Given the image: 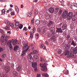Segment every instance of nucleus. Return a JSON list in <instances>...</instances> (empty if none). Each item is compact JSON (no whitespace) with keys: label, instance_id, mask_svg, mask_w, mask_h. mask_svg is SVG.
<instances>
[{"label":"nucleus","instance_id":"1","mask_svg":"<svg viewBox=\"0 0 77 77\" xmlns=\"http://www.w3.org/2000/svg\"><path fill=\"white\" fill-rule=\"evenodd\" d=\"M68 11L66 10L64 11L62 14V18H66L67 20H70L73 17V13L72 12H69L68 14Z\"/></svg>","mask_w":77,"mask_h":77},{"label":"nucleus","instance_id":"2","mask_svg":"<svg viewBox=\"0 0 77 77\" xmlns=\"http://www.w3.org/2000/svg\"><path fill=\"white\" fill-rule=\"evenodd\" d=\"M51 32L52 33L51 34V36H52L49 39V40L51 41V40H56V37H55V35H54L55 34L54 32H55V29L54 27H52L50 29Z\"/></svg>","mask_w":77,"mask_h":77},{"label":"nucleus","instance_id":"3","mask_svg":"<svg viewBox=\"0 0 77 77\" xmlns=\"http://www.w3.org/2000/svg\"><path fill=\"white\" fill-rule=\"evenodd\" d=\"M65 56H67V57L68 58H70L71 57H74V54L70 53L69 51H65Z\"/></svg>","mask_w":77,"mask_h":77},{"label":"nucleus","instance_id":"4","mask_svg":"<svg viewBox=\"0 0 77 77\" xmlns=\"http://www.w3.org/2000/svg\"><path fill=\"white\" fill-rule=\"evenodd\" d=\"M10 37L9 36L6 35L5 36V35H2V36L1 37V39L3 41H4V42L5 41V42H6L8 40Z\"/></svg>","mask_w":77,"mask_h":77},{"label":"nucleus","instance_id":"5","mask_svg":"<svg viewBox=\"0 0 77 77\" xmlns=\"http://www.w3.org/2000/svg\"><path fill=\"white\" fill-rule=\"evenodd\" d=\"M7 45H9L10 49L12 50L13 48L12 44V41L9 40L7 43Z\"/></svg>","mask_w":77,"mask_h":77},{"label":"nucleus","instance_id":"6","mask_svg":"<svg viewBox=\"0 0 77 77\" xmlns=\"http://www.w3.org/2000/svg\"><path fill=\"white\" fill-rule=\"evenodd\" d=\"M33 58L34 59V62H35V63L39 60V58L37 56H34Z\"/></svg>","mask_w":77,"mask_h":77},{"label":"nucleus","instance_id":"7","mask_svg":"<svg viewBox=\"0 0 77 77\" xmlns=\"http://www.w3.org/2000/svg\"><path fill=\"white\" fill-rule=\"evenodd\" d=\"M57 32H58V33H63V31H62L61 28L59 27V28H57Z\"/></svg>","mask_w":77,"mask_h":77},{"label":"nucleus","instance_id":"8","mask_svg":"<svg viewBox=\"0 0 77 77\" xmlns=\"http://www.w3.org/2000/svg\"><path fill=\"white\" fill-rule=\"evenodd\" d=\"M49 11L51 13H54V8L53 7H51L49 9Z\"/></svg>","mask_w":77,"mask_h":77},{"label":"nucleus","instance_id":"9","mask_svg":"<svg viewBox=\"0 0 77 77\" xmlns=\"http://www.w3.org/2000/svg\"><path fill=\"white\" fill-rule=\"evenodd\" d=\"M29 47H27L26 50H24L21 54V56H24L25 55V53H27V50H29Z\"/></svg>","mask_w":77,"mask_h":77},{"label":"nucleus","instance_id":"10","mask_svg":"<svg viewBox=\"0 0 77 77\" xmlns=\"http://www.w3.org/2000/svg\"><path fill=\"white\" fill-rule=\"evenodd\" d=\"M32 55V53H30L27 56V58H28V59L29 58L30 59H33V57Z\"/></svg>","mask_w":77,"mask_h":77},{"label":"nucleus","instance_id":"11","mask_svg":"<svg viewBox=\"0 0 77 77\" xmlns=\"http://www.w3.org/2000/svg\"><path fill=\"white\" fill-rule=\"evenodd\" d=\"M22 43L23 44V45L24 46L23 47V48H26V47H27L28 46V44L26 43V42H22Z\"/></svg>","mask_w":77,"mask_h":77},{"label":"nucleus","instance_id":"12","mask_svg":"<svg viewBox=\"0 0 77 77\" xmlns=\"http://www.w3.org/2000/svg\"><path fill=\"white\" fill-rule=\"evenodd\" d=\"M11 40L12 41H13V45H15L18 42V41L17 40H13V39H12Z\"/></svg>","mask_w":77,"mask_h":77},{"label":"nucleus","instance_id":"13","mask_svg":"<svg viewBox=\"0 0 77 77\" xmlns=\"http://www.w3.org/2000/svg\"><path fill=\"white\" fill-rule=\"evenodd\" d=\"M5 69L6 73H8L10 70V68L8 67H5Z\"/></svg>","mask_w":77,"mask_h":77},{"label":"nucleus","instance_id":"14","mask_svg":"<svg viewBox=\"0 0 77 77\" xmlns=\"http://www.w3.org/2000/svg\"><path fill=\"white\" fill-rule=\"evenodd\" d=\"M67 27V25L66 24H63L62 26V30H64L65 29H66Z\"/></svg>","mask_w":77,"mask_h":77},{"label":"nucleus","instance_id":"15","mask_svg":"<svg viewBox=\"0 0 77 77\" xmlns=\"http://www.w3.org/2000/svg\"><path fill=\"white\" fill-rule=\"evenodd\" d=\"M37 64L35 62L32 63V66L34 68H35L37 67Z\"/></svg>","mask_w":77,"mask_h":77},{"label":"nucleus","instance_id":"16","mask_svg":"<svg viewBox=\"0 0 77 77\" xmlns=\"http://www.w3.org/2000/svg\"><path fill=\"white\" fill-rule=\"evenodd\" d=\"M36 31V27L35 26H33L32 29V32L34 33H35Z\"/></svg>","mask_w":77,"mask_h":77},{"label":"nucleus","instance_id":"17","mask_svg":"<svg viewBox=\"0 0 77 77\" xmlns=\"http://www.w3.org/2000/svg\"><path fill=\"white\" fill-rule=\"evenodd\" d=\"M71 45H73L74 47H75V46H76L77 44L75 43L74 41V40H72L71 43Z\"/></svg>","mask_w":77,"mask_h":77},{"label":"nucleus","instance_id":"18","mask_svg":"<svg viewBox=\"0 0 77 77\" xmlns=\"http://www.w3.org/2000/svg\"><path fill=\"white\" fill-rule=\"evenodd\" d=\"M73 52L74 54H76L77 53V45L76 47L73 49Z\"/></svg>","mask_w":77,"mask_h":77},{"label":"nucleus","instance_id":"19","mask_svg":"<svg viewBox=\"0 0 77 77\" xmlns=\"http://www.w3.org/2000/svg\"><path fill=\"white\" fill-rule=\"evenodd\" d=\"M19 48V47L18 46H17V45H16V46H15V47H14V50L15 51H17L18 50V49Z\"/></svg>","mask_w":77,"mask_h":77},{"label":"nucleus","instance_id":"20","mask_svg":"<svg viewBox=\"0 0 77 77\" xmlns=\"http://www.w3.org/2000/svg\"><path fill=\"white\" fill-rule=\"evenodd\" d=\"M42 75H43V76H44L45 77H49V75H48L47 73H42Z\"/></svg>","mask_w":77,"mask_h":77},{"label":"nucleus","instance_id":"21","mask_svg":"<svg viewBox=\"0 0 77 77\" xmlns=\"http://www.w3.org/2000/svg\"><path fill=\"white\" fill-rule=\"evenodd\" d=\"M13 73L14 74V76H17L18 75V72L16 71H14L13 72Z\"/></svg>","mask_w":77,"mask_h":77},{"label":"nucleus","instance_id":"22","mask_svg":"<svg viewBox=\"0 0 77 77\" xmlns=\"http://www.w3.org/2000/svg\"><path fill=\"white\" fill-rule=\"evenodd\" d=\"M15 9L16 10V11L17 12V13H19V8L18 7L17 5L15 6Z\"/></svg>","mask_w":77,"mask_h":77},{"label":"nucleus","instance_id":"23","mask_svg":"<svg viewBox=\"0 0 77 77\" xmlns=\"http://www.w3.org/2000/svg\"><path fill=\"white\" fill-rule=\"evenodd\" d=\"M29 34L30 35V37L31 38H32L33 37L34 34L32 33V32H29Z\"/></svg>","mask_w":77,"mask_h":77},{"label":"nucleus","instance_id":"24","mask_svg":"<svg viewBox=\"0 0 77 77\" xmlns=\"http://www.w3.org/2000/svg\"><path fill=\"white\" fill-rule=\"evenodd\" d=\"M10 26L12 27V28H14V29H15V26L14 24L13 23H10L9 24Z\"/></svg>","mask_w":77,"mask_h":77},{"label":"nucleus","instance_id":"25","mask_svg":"<svg viewBox=\"0 0 77 77\" xmlns=\"http://www.w3.org/2000/svg\"><path fill=\"white\" fill-rule=\"evenodd\" d=\"M71 46L70 44V43H69V44H67V45H66V47L65 48L66 49H68L69 48H70Z\"/></svg>","mask_w":77,"mask_h":77},{"label":"nucleus","instance_id":"26","mask_svg":"<svg viewBox=\"0 0 77 77\" xmlns=\"http://www.w3.org/2000/svg\"><path fill=\"white\" fill-rule=\"evenodd\" d=\"M19 24L20 23H19V22H16L15 24L14 25V26H15V27H14V29H16V28H17V26H19Z\"/></svg>","mask_w":77,"mask_h":77},{"label":"nucleus","instance_id":"27","mask_svg":"<svg viewBox=\"0 0 77 77\" xmlns=\"http://www.w3.org/2000/svg\"><path fill=\"white\" fill-rule=\"evenodd\" d=\"M40 48H43L44 50H45L46 49L45 46H44L43 44H42V45H41Z\"/></svg>","mask_w":77,"mask_h":77},{"label":"nucleus","instance_id":"28","mask_svg":"<svg viewBox=\"0 0 77 77\" xmlns=\"http://www.w3.org/2000/svg\"><path fill=\"white\" fill-rule=\"evenodd\" d=\"M38 9H37V8H36L35 11V15H37V14H38Z\"/></svg>","mask_w":77,"mask_h":77},{"label":"nucleus","instance_id":"29","mask_svg":"<svg viewBox=\"0 0 77 77\" xmlns=\"http://www.w3.org/2000/svg\"><path fill=\"white\" fill-rule=\"evenodd\" d=\"M59 8H55V10H54L55 13H57L59 11Z\"/></svg>","mask_w":77,"mask_h":77},{"label":"nucleus","instance_id":"30","mask_svg":"<svg viewBox=\"0 0 77 77\" xmlns=\"http://www.w3.org/2000/svg\"><path fill=\"white\" fill-rule=\"evenodd\" d=\"M45 64H40V66L41 67H42L43 68V69L45 67Z\"/></svg>","mask_w":77,"mask_h":77},{"label":"nucleus","instance_id":"31","mask_svg":"<svg viewBox=\"0 0 77 77\" xmlns=\"http://www.w3.org/2000/svg\"><path fill=\"white\" fill-rule=\"evenodd\" d=\"M40 23V20H36L35 21V23L37 24V25H39Z\"/></svg>","mask_w":77,"mask_h":77},{"label":"nucleus","instance_id":"32","mask_svg":"<svg viewBox=\"0 0 77 77\" xmlns=\"http://www.w3.org/2000/svg\"><path fill=\"white\" fill-rule=\"evenodd\" d=\"M38 52L36 50H34V51L32 53L33 54H38Z\"/></svg>","mask_w":77,"mask_h":77},{"label":"nucleus","instance_id":"33","mask_svg":"<svg viewBox=\"0 0 77 77\" xmlns=\"http://www.w3.org/2000/svg\"><path fill=\"white\" fill-rule=\"evenodd\" d=\"M77 18V17H75V15H74V17H73V18H72V21H75V20H76Z\"/></svg>","mask_w":77,"mask_h":77},{"label":"nucleus","instance_id":"34","mask_svg":"<svg viewBox=\"0 0 77 77\" xmlns=\"http://www.w3.org/2000/svg\"><path fill=\"white\" fill-rule=\"evenodd\" d=\"M63 72H64V74H65L66 75H67L68 74V72H69V71L67 70H63Z\"/></svg>","mask_w":77,"mask_h":77},{"label":"nucleus","instance_id":"35","mask_svg":"<svg viewBox=\"0 0 77 77\" xmlns=\"http://www.w3.org/2000/svg\"><path fill=\"white\" fill-rule=\"evenodd\" d=\"M52 21H50L49 22V23L47 25L48 26H51V24H52Z\"/></svg>","mask_w":77,"mask_h":77},{"label":"nucleus","instance_id":"36","mask_svg":"<svg viewBox=\"0 0 77 77\" xmlns=\"http://www.w3.org/2000/svg\"><path fill=\"white\" fill-rule=\"evenodd\" d=\"M2 14H3V15H4V14H5L6 10H5V9H3V10H2Z\"/></svg>","mask_w":77,"mask_h":77},{"label":"nucleus","instance_id":"37","mask_svg":"<svg viewBox=\"0 0 77 77\" xmlns=\"http://www.w3.org/2000/svg\"><path fill=\"white\" fill-rule=\"evenodd\" d=\"M5 23L7 24H10V22L8 21V20H5Z\"/></svg>","mask_w":77,"mask_h":77},{"label":"nucleus","instance_id":"38","mask_svg":"<svg viewBox=\"0 0 77 77\" xmlns=\"http://www.w3.org/2000/svg\"><path fill=\"white\" fill-rule=\"evenodd\" d=\"M32 15V13H31V12H29L28 13V16H29V17H31V16Z\"/></svg>","mask_w":77,"mask_h":77},{"label":"nucleus","instance_id":"39","mask_svg":"<svg viewBox=\"0 0 77 77\" xmlns=\"http://www.w3.org/2000/svg\"><path fill=\"white\" fill-rule=\"evenodd\" d=\"M68 5L70 8H72V5L71 4H70V3H68Z\"/></svg>","mask_w":77,"mask_h":77},{"label":"nucleus","instance_id":"40","mask_svg":"<svg viewBox=\"0 0 77 77\" xmlns=\"http://www.w3.org/2000/svg\"><path fill=\"white\" fill-rule=\"evenodd\" d=\"M57 52L58 54H61L62 52L61 50H60V49H59L58 50Z\"/></svg>","mask_w":77,"mask_h":77},{"label":"nucleus","instance_id":"41","mask_svg":"<svg viewBox=\"0 0 77 77\" xmlns=\"http://www.w3.org/2000/svg\"><path fill=\"white\" fill-rule=\"evenodd\" d=\"M43 71H47V69L46 68V64H45V67L43 69Z\"/></svg>","mask_w":77,"mask_h":77},{"label":"nucleus","instance_id":"42","mask_svg":"<svg viewBox=\"0 0 77 77\" xmlns=\"http://www.w3.org/2000/svg\"><path fill=\"white\" fill-rule=\"evenodd\" d=\"M11 15L14 16L15 15V13L14 11H11Z\"/></svg>","mask_w":77,"mask_h":77},{"label":"nucleus","instance_id":"43","mask_svg":"<svg viewBox=\"0 0 77 77\" xmlns=\"http://www.w3.org/2000/svg\"><path fill=\"white\" fill-rule=\"evenodd\" d=\"M70 37V35L69 34H68L67 37V40H69Z\"/></svg>","mask_w":77,"mask_h":77},{"label":"nucleus","instance_id":"44","mask_svg":"<svg viewBox=\"0 0 77 77\" xmlns=\"http://www.w3.org/2000/svg\"><path fill=\"white\" fill-rule=\"evenodd\" d=\"M47 36L48 37H50L51 36H52V35L50 33H48V34L47 35Z\"/></svg>","mask_w":77,"mask_h":77},{"label":"nucleus","instance_id":"45","mask_svg":"<svg viewBox=\"0 0 77 77\" xmlns=\"http://www.w3.org/2000/svg\"><path fill=\"white\" fill-rule=\"evenodd\" d=\"M20 26H19V28L20 29H22V27H23V25L22 24H20Z\"/></svg>","mask_w":77,"mask_h":77},{"label":"nucleus","instance_id":"46","mask_svg":"<svg viewBox=\"0 0 77 77\" xmlns=\"http://www.w3.org/2000/svg\"><path fill=\"white\" fill-rule=\"evenodd\" d=\"M20 69H21V67H20V66H19V67H17L18 71L19 72L20 70Z\"/></svg>","mask_w":77,"mask_h":77},{"label":"nucleus","instance_id":"47","mask_svg":"<svg viewBox=\"0 0 77 77\" xmlns=\"http://www.w3.org/2000/svg\"><path fill=\"white\" fill-rule=\"evenodd\" d=\"M62 11V10H60H60L59 11V12H58L59 15H60V14H61Z\"/></svg>","mask_w":77,"mask_h":77},{"label":"nucleus","instance_id":"48","mask_svg":"<svg viewBox=\"0 0 77 77\" xmlns=\"http://www.w3.org/2000/svg\"><path fill=\"white\" fill-rule=\"evenodd\" d=\"M9 28H10L9 26H7L6 27H5V29L6 30H8V29H9Z\"/></svg>","mask_w":77,"mask_h":77},{"label":"nucleus","instance_id":"49","mask_svg":"<svg viewBox=\"0 0 77 77\" xmlns=\"http://www.w3.org/2000/svg\"><path fill=\"white\" fill-rule=\"evenodd\" d=\"M3 51V48H0V52H2V51Z\"/></svg>","mask_w":77,"mask_h":77},{"label":"nucleus","instance_id":"50","mask_svg":"<svg viewBox=\"0 0 77 77\" xmlns=\"http://www.w3.org/2000/svg\"><path fill=\"white\" fill-rule=\"evenodd\" d=\"M35 36H37V39H38V38H39L38 36L39 35V34L37 33V34H35Z\"/></svg>","mask_w":77,"mask_h":77},{"label":"nucleus","instance_id":"51","mask_svg":"<svg viewBox=\"0 0 77 77\" xmlns=\"http://www.w3.org/2000/svg\"><path fill=\"white\" fill-rule=\"evenodd\" d=\"M46 31H45V29H43V34L45 35V34H46Z\"/></svg>","mask_w":77,"mask_h":77},{"label":"nucleus","instance_id":"52","mask_svg":"<svg viewBox=\"0 0 77 77\" xmlns=\"http://www.w3.org/2000/svg\"><path fill=\"white\" fill-rule=\"evenodd\" d=\"M37 31L38 32H41V30L40 29H39V28L38 29Z\"/></svg>","mask_w":77,"mask_h":77},{"label":"nucleus","instance_id":"53","mask_svg":"<svg viewBox=\"0 0 77 77\" xmlns=\"http://www.w3.org/2000/svg\"><path fill=\"white\" fill-rule=\"evenodd\" d=\"M60 2L61 3H64L65 2V1H63V0H60Z\"/></svg>","mask_w":77,"mask_h":77},{"label":"nucleus","instance_id":"54","mask_svg":"<svg viewBox=\"0 0 77 77\" xmlns=\"http://www.w3.org/2000/svg\"><path fill=\"white\" fill-rule=\"evenodd\" d=\"M5 56H6V54H3L2 55V57H5Z\"/></svg>","mask_w":77,"mask_h":77},{"label":"nucleus","instance_id":"55","mask_svg":"<svg viewBox=\"0 0 77 77\" xmlns=\"http://www.w3.org/2000/svg\"><path fill=\"white\" fill-rule=\"evenodd\" d=\"M37 77H41L40 74H37Z\"/></svg>","mask_w":77,"mask_h":77},{"label":"nucleus","instance_id":"56","mask_svg":"<svg viewBox=\"0 0 77 77\" xmlns=\"http://www.w3.org/2000/svg\"><path fill=\"white\" fill-rule=\"evenodd\" d=\"M0 32L2 34H3V33H4L3 30H2V29H1Z\"/></svg>","mask_w":77,"mask_h":77},{"label":"nucleus","instance_id":"57","mask_svg":"<svg viewBox=\"0 0 77 77\" xmlns=\"http://www.w3.org/2000/svg\"><path fill=\"white\" fill-rule=\"evenodd\" d=\"M74 6L76 7H77V4H74Z\"/></svg>","mask_w":77,"mask_h":77},{"label":"nucleus","instance_id":"58","mask_svg":"<svg viewBox=\"0 0 77 77\" xmlns=\"http://www.w3.org/2000/svg\"><path fill=\"white\" fill-rule=\"evenodd\" d=\"M45 44L46 45H49V43L48 42H47V41L45 42Z\"/></svg>","mask_w":77,"mask_h":77},{"label":"nucleus","instance_id":"59","mask_svg":"<svg viewBox=\"0 0 77 77\" xmlns=\"http://www.w3.org/2000/svg\"><path fill=\"white\" fill-rule=\"evenodd\" d=\"M36 67L35 68V72H36L38 70V69L37 68H36Z\"/></svg>","mask_w":77,"mask_h":77},{"label":"nucleus","instance_id":"60","mask_svg":"<svg viewBox=\"0 0 77 77\" xmlns=\"http://www.w3.org/2000/svg\"><path fill=\"white\" fill-rule=\"evenodd\" d=\"M1 77H5V75L4 74L1 75Z\"/></svg>","mask_w":77,"mask_h":77},{"label":"nucleus","instance_id":"61","mask_svg":"<svg viewBox=\"0 0 77 77\" xmlns=\"http://www.w3.org/2000/svg\"><path fill=\"white\" fill-rule=\"evenodd\" d=\"M34 23V20H31V23H32V24H33Z\"/></svg>","mask_w":77,"mask_h":77},{"label":"nucleus","instance_id":"62","mask_svg":"<svg viewBox=\"0 0 77 77\" xmlns=\"http://www.w3.org/2000/svg\"><path fill=\"white\" fill-rule=\"evenodd\" d=\"M26 27H24L23 30H26Z\"/></svg>","mask_w":77,"mask_h":77},{"label":"nucleus","instance_id":"63","mask_svg":"<svg viewBox=\"0 0 77 77\" xmlns=\"http://www.w3.org/2000/svg\"><path fill=\"white\" fill-rule=\"evenodd\" d=\"M7 32L8 33H9V34H11V31H8Z\"/></svg>","mask_w":77,"mask_h":77},{"label":"nucleus","instance_id":"64","mask_svg":"<svg viewBox=\"0 0 77 77\" xmlns=\"http://www.w3.org/2000/svg\"><path fill=\"white\" fill-rule=\"evenodd\" d=\"M28 29H31V27L30 26H29Z\"/></svg>","mask_w":77,"mask_h":77}]
</instances>
